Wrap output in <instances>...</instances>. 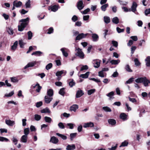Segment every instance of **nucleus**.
<instances>
[{
	"mask_svg": "<svg viewBox=\"0 0 150 150\" xmlns=\"http://www.w3.org/2000/svg\"><path fill=\"white\" fill-rule=\"evenodd\" d=\"M29 19L28 18H27L25 19H21L20 21L21 23L20 25L18 26V30L19 31H22L23 30L24 28L28 25L29 22Z\"/></svg>",
	"mask_w": 150,
	"mask_h": 150,
	"instance_id": "nucleus-1",
	"label": "nucleus"
},
{
	"mask_svg": "<svg viewBox=\"0 0 150 150\" xmlns=\"http://www.w3.org/2000/svg\"><path fill=\"white\" fill-rule=\"evenodd\" d=\"M75 51H76V53L75 54L76 56L81 59H83L84 58V54L81 49L79 48H76Z\"/></svg>",
	"mask_w": 150,
	"mask_h": 150,
	"instance_id": "nucleus-2",
	"label": "nucleus"
},
{
	"mask_svg": "<svg viewBox=\"0 0 150 150\" xmlns=\"http://www.w3.org/2000/svg\"><path fill=\"white\" fill-rule=\"evenodd\" d=\"M88 34V33L84 34L83 33L79 34L76 37L75 40H80L81 39L86 38Z\"/></svg>",
	"mask_w": 150,
	"mask_h": 150,
	"instance_id": "nucleus-3",
	"label": "nucleus"
},
{
	"mask_svg": "<svg viewBox=\"0 0 150 150\" xmlns=\"http://www.w3.org/2000/svg\"><path fill=\"white\" fill-rule=\"evenodd\" d=\"M100 60L99 59H94L93 60V62L94 67L95 68H98L100 66Z\"/></svg>",
	"mask_w": 150,
	"mask_h": 150,
	"instance_id": "nucleus-4",
	"label": "nucleus"
},
{
	"mask_svg": "<svg viewBox=\"0 0 150 150\" xmlns=\"http://www.w3.org/2000/svg\"><path fill=\"white\" fill-rule=\"evenodd\" d=\"M67 73V71H65L64 70H62L60 71H58L56 73V75L58 77L57 78V79L59 80L61 79V77L59 78V77L61 76V75L63 74L64 73V75H65Z\"/></svg>",
	"mask_w": 150,
	"mask_h": 150,
	"instance_id": "nucleus-5",
	"label": "nucleus"
},
{
	"mask_svg": "<svg viewBox=\"0 0 150 150\" xmlns=\"http://www.w3.org/2000/svg\"><path fill=\"white\" fill-rule=\"evenodd\" d=\"M84 6L83 2L81 0L79 1L77 3V7L79 10L82 9Z\"/></svg>",
	"mask_w": 150,
	"mask_h": 150,
	"instance_id": "nucleus-6",
	"label": "nucleus"
},
{
	"mask_svg": "<svg viewBox=\"0 0 150 150\" xmlns=\"http://www.w3.org/2000/svg\"><path fill=\"white\" fill-rule=\"evenodd\" d=\"M68 50V49L65 47L62 48L60 49V50L62 53L63 55L65 57H67L68 55V54L67 52V51Z\"/></svg>",
	"mask_w": 150,
	"mask_h": 150,
	"instance_id": "nucleus-7",
	"label": "nucleus"
},
{
	"mask_svg": "<svg viewBox=\"0 0 150 150\" xmlns=\"http://www.w3.org/2000/svg\"><path fill=\"white\" fill-rule=\"evenodd\" d=\"M59 141V139L55 137L52 136L50 138V142L54 144H57Z\"/></svg>",
	"mask_w": 150,
	"mask_h": 150,
	"instance_id": "nucleus-8",
	"label": "nucleus"
},
{
	"mask_svg": "<svg viewBox=\"0 0 150 150\" xmlns=\"http://www.w3.org/2000/svg\"><path fill=\"white\" fill-rule=\"evenodd\" d=\"M5 123L8 126H13L15 124V122L10 120H6Z\"/></svg>",
	"mask_w": 150,
	"mask_h": 150,
	"instance_id": "nucleus-9",
	"label": "nucleus"
},
{
	"mask_svg": "<svg viewBox=\"0 0 150 150\" xmlns=\"http://www.w3.org/2000/svg\"><path fill=\"white\" fill-rule=\"evenodd\" d=\"M94 126V124L93 123L91 122H89L86 123H84L83 125V127L86 128L88 127H93Z\"/></svg>",
	"mask_w": 150,
	"mask_h": 150,
	"instance_id": "nucleus-10",
	"label": "nucleus"
},
{
	"mask_svg": "<svg viewBox=\"0 0 150 150\" xmlns=\"http://www.w3.org/2000/svg\"><path fill=\"white\" fill-rule=\"evenodd\" d=\"M37 63L35 61L29 62L24 67V69H25L28 67H33Z\"/></svg>",
	"mask_w": 150,
	"mask_h": 150,
	"instance_id": "nucleus-11",
	"label": "nucleus"
},
{
	"mask_svg": "<svg viewBox=\"0 0 150 150\" xmlns=\"http://www.w3.org/2000/svg\"><path fill=\"white\" fill-rule=\"evenodd\" d=\"M137 6V4L135 2H133L131 7V11L132 12H135L136 11Z\"/></svg>",
	"mask_w": 150,
	"mask_h": 150,
	"instance_id": "nucleus-12",
	"label": "nucleus"
},
{
	"mask_svg": "<svg viewBox=\"0 0 150 150\" xmlns=\"http://www.w3.org/2000/svg\"><path fill=\"white\" fill-rule=\"evenodd\" d=\"M52 99V98L47 96H46L45 97V102L46 103H49Z\"/></svg>",
	"mask_w": 150,
	"mask_h": 150,
	"instance_id": "nucleus-13",
	"label": "nucleus"
},
{
	"mask_svg": "<svg viewBox=\"0 0 150 150\" xmlns=\"http://www.w3.org/2000/svg\"><path fill=\"white\" fill-rule=\"evenodd\" d=\"M76 148L74 144L68 145L66 147V149L67 150H74Z\"/></svg>",
	"mask_w": 150,
	"mask_h": 150,
	"instance_id": "nucleus-14",
	"label": "nucleus"
},
{
	"mask_svg": "<svg viewBox=\"0 0 150 150\" xmlns=\"http://www.w3.org/2000/svg\"><path fill=\"white\" fill-rule=\"evenodd\" d=\"M83 94L84 93L82 90H78L77 91L76 97L77 98H79L83 96Z\"/></svg>",
	"mask_w": 150,
	"mask_h": 150,
	"instance_id": "nucleus-15",
	"label": "nucleus"
},
{
	"mask_svg": "<svg viewBox=\"0 0 150 150\" xmlns=\"http://www.w3.org/2000/svg\"><path fill=\"white\" fill-rule=\"evenodd\" d=\"M47 96L50 97H52L53 95V91L52 89H49L47 90Z\"/></svg>",
	"mask_w": 150,
	"mask_h": 150,
	"instance_id": "nucleus-16",
	"label": "nucleus"
},
{
	"mask_svg": "<svg viewBox=\"0 0 150 150\" xmlns=\"http://www.w3.org/2000/svg\"><path fill=\"white\" fill-rule=\"evenodd\" d=\"M13 6H15L16 7H19L21 6L22 5V3L20 1H19L17 2L16 1H14L13 2Z\"/></svg>",
	"mask_w": 150,
	"mask_h": 150,
	"instance_id": "nucleus-17",
	"label": "nucleus"
},
{
	"mask_svg": "<svg viewBox=\"0 0 150 150\" xmlns=\"http://www.w3.org/2000/svg\"><path fill=\"white\" fill-rule=\"evenodd\" d=\"M127 115L124 113H121L120 115V119H122L124 121L127 119Z\"/></svg>",
	"mask_w": 150,
	"mask_h": 150,
	"instance_id": "nucleus-18",
	"label": "nucleus"
},
{
	"mask_svg": "<svg viewBox=\"0 0 150 150\" xmlns=\"http://www.w3.org/2000/svg\"><path fill=\"white\" fill-rule=\"evenodd\" d=\"M92 38L94 42H96L98 40L99 37L98 35L95 33L92 34Z\"/></svg>",
	"mask_w": 150,
	"mask_h": 150,
	"instance_id": "nucleus-19",
	"label": "nucleus"
},
{
	"mask_svg": "<svg viewBox=\"0 0 150 150\" xmlns=\"http://www.w3.org/2000/svg\"><path fill=\"white\" fill-rule=\"evenodd\" d=\"M27 136L26 135H23L21 138L20 140L21 142L26 143L27 142Z\"/></svg>",
	"mask_w": 150,
	"mask_h": 150,
	"instance_id": "nucleus-20",
	"label": "nucleus"
},
{
	"mask_svg": "<svg viewBox=\"0 0 150 150\" xmlns=\"http://www.w3.org/2000/svg\"><path fill=\"white\" fill-rule=\"evenodd\" d=\"M145 77H143L138 78L135 80V81L138 83H143Z\"/></svg>",
	"mask_w": 150,
	"mask_h": 150,
	"instance_id": "nucleus-21",
	"label": "nucleus"
},
{
	"mask_svg": "<svg viewBox=\"0 0 150 150\" xmlns=\"http://www.w3.org/2000/svg\"><path fill=\"white\" fill-rule=\"evenodd\" d=\"M78 105L75 104L73 105L70 108V110L71 111H73L74 112H75L76 110L78 108Z\"/></svg>",
	"mask_w": 150,
	"mask_h": 150,
	"instance_id": "nucleus-22",
	"label": "nucleus"
},
{
	"mask_svg": "<svg viewBox=\"0 0 150 150\" xmlns=\"http://www.w3.org/2000/svg\"><path fill=\"white\" fill-rule=\"evenodd\" d=\"M89 74L90 72L89 71H87L85 74H81L79 76L80 77H81L83 78H87L88 77Z\"/></svg>",
	"mask_w": 150,
	"mask_h": 150,
	"instance_id": "nucleus-23",
	"label": "nucleus"
},
{
	"mask_svg": "<svg viewBox=\"0 0 150 150\" xmlns=\"http://www.w3.org/2000/svg\"><path fill=\"white\" fill-rule=\"evenodd\" d=\"M143 83L145 86H148V84L150 83V81L147 79L146 77H145Z\"/></svg>",
	"mask_w": 150,
	"mask_h": 150,
	"instance_id": "nucleus-24",
	"label": "nucleus"
},
{
	"mask_svg": "<svg viewBox=\"0 0 150 150\" xmlns=\"http://www.w3.org/2000/svg\"><path fill=\"white\" fill-rule=\"evenodd\" d=\"M146 65L147 67L150 66V56H148L145 59Z\"/></svg>",
	"mask_w": 150,
	"mask_h": 150,
	"instance_id": "nucleus-25",
	"label": "nucleus"
},
{
	"mask_svg": "<svg viewBox=\"0 0 150 150\" xmlns=\"http://www.w3.org/2000/svg\"><path fill=\"white\" fill-rule=\"evenodd\" d=\"M36 86H37V88L36 89V91L37 92L39 93L42 88V87L40 86L39 84L38 83L35 85L33 86V87L35 88Z\"/></svg>",
	"mask_w": 150,
	"mask_h": 150,
	"instance_id": "nucleus-26",
	"label": "nucleus"
},
{
	"mask_svg": "<svg viewBox=\"0 0 150 150\" xmlns=\"http://www.w3.org/2000/svg\"><path fill=\"white\" fill-rule=\"evenodd\" d=\"M18 42L17 41H15L13 43V45L11 47V49L14 51L16 49L18 45Z\"/></svg>",
	"mask_w": 150,
	"mask_h": 150,
	"instance_id": "nucleus-27",
	"label": "nucleus"
},
{
	"mask_svg": "<svg viewBox=\"0 0 150 150\" xmlns=\"http://www.w3.org/2000/svg\"><path fill=\"white\" fill-rule=\"evenodd\" d=\"M42 53V52L41 51H37L33 52L31 54L32 55H35L36 56H40Z\"/></svg>",
	"mask_w": 150,
	"mask_h": 150,
	"instance_id": "nucleus-28",
	"label": "nucleus"
},
{
	"mask_svg": "<svg viewBox=\"0 0 150 150\" xmlns=\"http://www.w3.org/2000/svg\"><path fill=\"white\" fill-rule=\"evenodd\" d=\"M108 122L110 124L112 125H114L116 123V121L113 119H109L108 120Z\"/></svg>",
	"mask_w": 150,
	"mask_h": 150,
	"instance_id": "nucleus-29",
	"label": "nucleus"
},
{
	"mask_svg": "<svg viewBox=\"0 0 150 150\" xmlns=\"http://www.w3.org/2000/svg\"><path fill=\"white\" fill-rule=\"evenodd\" d=\"M125 69L126 71L128 72H131L133 71L129 64H127L125 65Z\"/></svg>",
	"mask_w": 150,
	"mask_h": 150,
	"instance_id": "nucleus-30",
	"label": "nucleus"
},
{
	"mask_svg": "<svg viewBox=\"0 0 150 150\" xmlns=\"http://www.w3.org/2000/svg\"><path fill=\"white\" fill-rule=\"evenodd\" d=\"M56 134L58 136L60 137L63 140H66L67 139V137L63 134H61L59 133H56Z\"/></svg>",
	"mask_w": 150,
	"mask_h": 150,
	"instance_id": "nucleus-31",
	"label": "nucleus"
},
{
	"mask_svg": "<svg viewBox=\"0 0 150 150\" xmlns=\"http://www.w3.org/2000/svg\"><path fill=\"white\" fill-rule=\"evenodd\" d=\"M120 60L118 59L117 60H112L110 61V63L112 64L117 65L120 62Z\"/></svg>",
	"mask_w": 150,
	"mask_h": 150,
	"instance_id": "nucleus-32",
	"label": "nucleus"
},
{
	"mask_svg": "<svg viewBox=\"0 0 150 150\" xmlns=\"http://www.w3.org/2000/svg\"><path fill=\"white\" fill-rule=\"evenodd\" d=\"M112 22L115 24H117L119 23V19L117 17H115L112 19Z\"/></svg>",
	"mask_w": 150,
	"mask_h": 150,
	"instance_id": "nucleus-33",
	"label": "nucleus"
},
{
	"mask_svg": "<svg viewBox=\"0 0 150 150\" xmlns=\"http://www.w3.org/2000/svg\"><path fill=\"white\" fill-rule=\"evenodd\" d=\"M104 22L106 24L109 23L110 22V19L109 17L105 16L104 17Z\"/></svg>",
	"mask_w": 150,
	"mask_h": 150,
	"instance_id": "nucleus-34",
	"label": "nucleus"
},
{
	"mask_svg": "<svg viewBox=\"0 0 150 150\" xmlns=\"http://www.w3.org/2000/svg\"><path fill=\"white\" fill-rule=\"evenodd\" d=\"M29 131L30 130L28 128L24 129V135L28 136V135L29 133Z\"/></svg>",
	"mask_w": 150,
	"mask_h": 150,
	"instance_id": "nucleus-35",
	"label": "nucleus"
},
{
	"mask_svg": "<svg viewBox=\"0 0 150 150\" xmlns=\"http://www.w3.org/2000/svg\"><path fill=\"white\" fill-rule=\"evenodd\" d=\"M41 112L42 113H50V111L49 110L48 108H46L41 110Z\"/></svg>",
	"mask_w": 150,
	"mask_h": 150,
	"instance_id": "nucleus-36",
	"label": "nucleus"
},
{
	"mask_svg": "<svg viewBox=\"0 0 150 150\" xmlns=\"http://www.w3.org/2000/svg\"><path fill=\"white\" fill-rule=\"evenodd\" d=\"M58 8V7L56 5H54L52 6L51 8V10L53 12H55L57 10Z\"/></svg>",
	"mask_w": 150,
	"mask_h": 150,
	"instance_id": "nucleus-37",
	"label": "nucleus"
},
{
	"mask_svg": "<svg viewBox=\"0 0 150 150\" xmlns=\"http://www.w3.org/2000/svg\"><path fill=\"white\" fill-rule=\"evenodd\" d=\"M108 6V4H105L102 5L101 7V10L104 11H105L106 8Z\"/></svg>",
	"mask_w": 150,
	"mask_h": 150,
	"instance_id": "nucleus-38",
	"label": "nucleus"
},
{
	"mask_svg": "<svg viewBox=\"0 0 150 150\" xmlns=\"http://www.w3.org/2000/svg\"><path fill=\"white\" fill-rule=\"evenodd\" d=\"M34 119L36 121H39L41 119V116L38 114H35L34 115Z\"/></svg>",
	"mask_w": 150,
	"mask_h": 150,
	"instance_id": "nucleus-39",
	"label": "nucleus"
},
{
	"mask_svg": "<svg viewBox=\"0 0 150 150\" xmlns=\"http://www.w3.org/2000/svg\"><path fill=\"white\" fill-rule=\"evenodd\" d=\"M44 119L45 122H47L50 123L52 121V119L50 117L47 116L45 117Z\"/></svg>",
	"mask_w": 150,
	"mask_h": 150,
	"instance_id": "nucleus-40",
	"label": "nucleus"
},
{
	"mask_svg": "<svg viewBox=\"0 0 150 150\" xmlns=\"http://www.w3.org/2000/svg\"><path fill=\"white\" fill-rule=\"evenodd\" d=\"M0 141L8 142L9 141L7 138L2 137H0Z\"/></svg>",
	"mask_w": 150,
	"mask_h": 150,
	"instance_id": "nucleus-41",
	"label": "nucleus"
},
{
	"mask_svg": "<svg viewBox=\"0 0 150 150\" xmlns=\"http://www.w3.org/2000/svg\"><path fill=\"white\" fill-rule=\"evenodd\" d=\"M77 134L76 133H71L70 134V139L71 141L75 137Z\"/></svg>",
	"mask_w": 150,
	"mask_h": 150,
	"instance_id": "nucleus-42",
	"label": "nucleus"
},
{
	"mask_svg": "<svg viewBox=\"0 0 150 150\" xmlns=\"http://www.w3.org/2000/svg\"><path fill=\"white\" fill-rule=\"evenodd\" d=\"M70 80L71 81L69 82V84L70 87H72L75 85V83L73 81V79H71Z\"/></svg>",
	"mask_w": 150,
	"mask_h": 150,
	"instance_id": "nucleus-43",
	"label": "nucleus"
},
{
	"mask_svg": "<svg viewBox=\"0 0 150 150\" xmlns=\"http://www.w3.org/2000/svg\"><path fill=\"white\" fill-rule=\"evenodd\" d=\"M128 144V143L127 141H125L124 142H122L120 147H121L122 146H126Z\"/></svg>",
	"mask_w": 150,
	"mask_h": 150,
	"instance_id": "nucleus-44",
	"label": "nucleus"
},
{
	"mask_svg": "<svg viewBox=\"0 0 150 150\" xmlns=\"http://www.w3.org/2000/svg\"><path fill=\"white\" fill-rule=\"evenodd\" d=\"M58 125L59 127L61 129H64L65 128V126L63 123L61 122L59 123Z\"/></svg>",
	"mask_w": 150,
	"mask_h": 150,
	"instance_id": "nucleus-45",
	"label": "nucleus"
},
{
	"mask_svg": "<svg viewBox=\"0 0 150 150\" xmlns=\"http://www.w3.org/2000/svg\"><path fill=\"white\" fill-rule=\"evenodd\" d=\"M11 80L12 82L13 83L18 82V80L16 77H11Z\"/></svg>",
	"mask_w": 150,
	"mask_h": 150,
	"instance_id": "nucleus-46",
	"label": "nucleus"
},
{
	"mask_svg": "<svg viewBox=\"0 0 150 150\" xmlns=\"http://www.w3.org/2000/svg\"><path fill=\"white\" fill-rule=\"evenodd\" d=\"M28 40H30L31 39L33 36V33L31 31H29L28 33Z\"/></svg>",
	"mask_w": 150,
	"mask_h": 150,
	"instance_id": "nucleus-47",
	"label": "nucleus"
},
{
	"mask_svg": "<svg viewBox=\"0 0 150 150\" xmlns=\"http://www.w3.org/2000/svg\"><path fill=\"white\" fill-rule=\"evenodd\" d=\"M90 11V9L89 8H87L83 11H81V13L83 14H86L89 12Z\"/></svg>",
	"mask_w": 150,
	"mask_h": 150,
	"instance_id": "nucleus-48",
	"label": "nucleus"
},
{
	"mask_svg": "<svg viewBox=\"0 0 150 150\" xmlns=\"http://www.w3.org/2000/svg\"><path fill=\"white\" fill-rule=\"evenodd\" d=\"M64 88H62L59 91V93L61 95L64 96Z\"/></svg>",
	"mask_w": 150,
	"mask_h": 150,
	"instance_id": "nucleus-49",
	"label": "nucleus"
},
{
	"mask_svg": "<svg viewBox=\"0 0 150 150\" xmlns=\"http://www.w3.org/2000/svg\"><path fill=\"white\" fill-rule=\"evenodd\" d=\"M103 109L106 112H110L111 110L108 107H104L103 108Z\"/></svg>",
	"mask_w": 150,
	"mask_h": 150,
	"instance_id": "nucleus-50",
	"label": "nucleus"
},
{
	"mask_svg": "<svg viewBox=\"0 0 150 150\" xmlns=\"http://www.w3.org/2000/svg\"><path fill=\"white\" fill-rule=\"evenodd\" d=\"M95 91V89H92L90 90H89L88 91L87 93L89 95H90L93 93Z\"/></svg>",
	"mask_w": 150,
	"mask_h": 150,
	"instance_id": "nucleus-51",
	"label": "nucleus"
},
{
	"mask_svg": "<svg viewBox=\"0 0 150 150\" xmlns=\"http://www.w3.org/2000/svg\"><path fill=\"white\" fill-rule=\"evenodd\" d=\"M134 78L132 77L129 79L126 82V84H130L133 81Z\"/></svg>",
	"mask_w": 150,
	"mask_h": 150,
	"instance_id": "nucleus-52",
	"label": "nucleus"
},
{
	"mask_svg": "<svg viewBox=\"0 0 150 150\" xmlns=\"http://www.w3.org/2000/svg\"><path fill=\"white\" fill-rule=\"evenodd\" d=\"M134 61L135 65L136 66H138L140 65V63L137 58L135 59Z\"/></svg>",
	"mask_w": 150,
	"mask_h": 150,
	"instance_id": "nucleus-53",
	"label": "nucleus"
},
{
	"mask_svg": "<svg viewBox=\"0 0 150 150\" xmlns=\"http://www.w3.org/2000/svg\"><path fill=\"white\" fill-rule=\"evenodd\" d=\"M114 92L113 91H111L106 95V96L109 97L110 99L112 98V97L113 96Z\"/></svg>",
	"mask_w": 150,
	"mask_h": 150,
	"instance_id": "nucleus-54",
	"label": "nucleus"
},
{
	"mask_svg": "<svg viewBox=\"0 0 150 150\" xmlns=\"http://www.w3.org/2000/svg\"><path fill=\"white\" fill-rule=\"evenodd\" d=\"M52 63H50L48 64L46 67V69L48 70L50 69L52 67Z\"/></svg>",
	"mask_w": 150,
	"mask_h": 150,
	"instance_id": "nucleus-55",
	"label": "nucleus"
},
{
	"mask_svg": "<svg viewBox=\"0 0 150 150\" xmlns=\"http://www.w3.org/2000/svg\"><path fill=\"white\" fill-rule=\"evenodd\" d=\"M136 49V47L135 46H133L132 47L131 49V53L132 54L134 53L135 50Z\"/></svg>",
	"mask_w": 150,
	"mask_h": 150,
	"instance_id": "nucleus-56",
	"label": "nucleus"
},
{
	"mask_svg": "<svg viewBox=\"0 0 150 150\" xmlns=\"http://www.w3.org/2000/svg\"><path fill=\"white\" fill-rule=\"evenodd\" d=\"M116 30L117 31V32L118 33H120L121 32H123L124 31V29H121L120 28L117 27L116 28Z\"/></svg>",
	"mask_w": 150,
	"mask_h": 150,
	"instance_id": "nucleus-57",
	"label": "nucleus"
},
{
	"mask_svg": "<svg viewBox=\"0 0 150 150\" xmlns=\"http://www.w3.org/2000/svg\"><path fill=\"white\" fill-rule=\"evenodd\" d=\"M130 38L132 39L133 40V41H136L138 40L137 37V36H131Z\"/></svg>",
	"mask_w": 150,
	"mask_h": 150,
	"instance_id": "nucleus-58",
	"label": "nucleus"
},
{
	"mask_svg": "<svg viewBox=\"0 0 150 150\" xmlns=\"http://www.w3.org/2000/svg\"><path fill=\"white\" fill-rule=\"evenodd\" d=\"M19 44L21 48H23L25 44L23 43L22 40H20L19 42Z\"/></svg>",
	"mask_w": 150,
	"mask_h": 150,
	"instance_id": "nucleus-59",
	"label": "nucleus"
},
{
	"mask_svg": "<svg viewBox=\"0 0 150 150\" xmlns=\"http://www.w3.org/2000/svg\"><path fill=\"white\" fill-rule=\"evenodd\" d=\"M78 19V17L76 15H74L71 18L72 20L74 22L77 21Z\"/></svg>",
	"mask_w": 150,
	"mask_h": 150,
	"instance_id": "nucleus-60",
	"label": "nucleus"
},
{
	"mask_svg": "<svg viewBox=\"0 0 150 150\" xmlns=\"http://www.w3.org/2000/svg\"><path fill=\"white\" fill-rule=\"evenodd\" d=\"M98 75L99 76L102 78L104 77V74L103 71H102L99 72Z\"/></svg>",
	"mask_w": 150,
	"mask_h": 150,
	"instance_id": "nucleus-61",
	"label": "nucleus"
},
{
	"mask_svg": "<svg viewBox=\"0 0 150 150\" xmlns=\"http://www.w3.org/2000/svg\"><path fill=\"white\" fill-rule=\"evenodd\" d=\"M88 69V66L86 65L83 66L81 68L80 71H82L84 70H87Z\"/></svg>",
	"mask_w": 150,
	"mask_h": 150,
	"instance_id": "nucleus-62",
	"label": "nucleus"
},
{
	"mask_svg": "<svg viewBox=\"0 0 150 150\" xmlns=\"http://www.w3.org/2000/svg\"><path fill=\"white\" fill-rule=\"evenodd\" d=\"M53 32V29L52 27H50V28L48 30V31L47 32V33L48 34H50L52 33Z\"/></svg>",
	"mask_w": 150,
	"mask_h": 150,
	"instance_id": "nucleus-63",
	"label": "nucleus"
},
{
	"mask_svg": "<svg viewBox=\"0 0 150 150\" xmlns=\"http://www.w3.org/2000/svg\"><path fill=\"white\" fill-rule=\"evenodd\" d=\"M144 12L146 15H147L148 14H150V8L146 9Z\"/></svg>",
	"mask_w": 150,
	"mask_h": 150,
	"instance_id": "nucleus-64",
	"label": "nucleus"
}]
</instances>
